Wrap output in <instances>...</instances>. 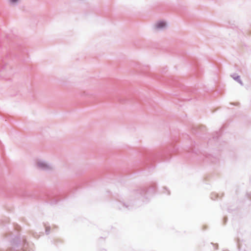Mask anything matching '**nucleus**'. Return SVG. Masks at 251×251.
Instances as JSON below:
<instances>
[{"mask_svg": "<svg viewBox=\"0 0 251 251\" xmlns=\"http://www.w3.org/2000/svg\"><path fill=\"white\" fill-rule=\"evenodd\" d=\"M18 0H10V1L12 2H15L17 1Z\"/></svg>", "mask_w": 251, "mask_h": 251, "instance_id": "f03ea898", "label": "nucleus"}, {"mask_svg": "<svg viewBox=\"0 0 251 251\" xmlns=\"http://www.w3.org/2000/svg\"><path fill=\"white\" fill-rule=\"evenodd\" d=\"M166 25V23L164 22L160 21L157 23L156 25L157 28H161L164 27Z\"/></svg>", "mask_w": 251, "mask_h": 251, "instance_id": "f257e3e1", "label": "nucleus"}]
</instances>
